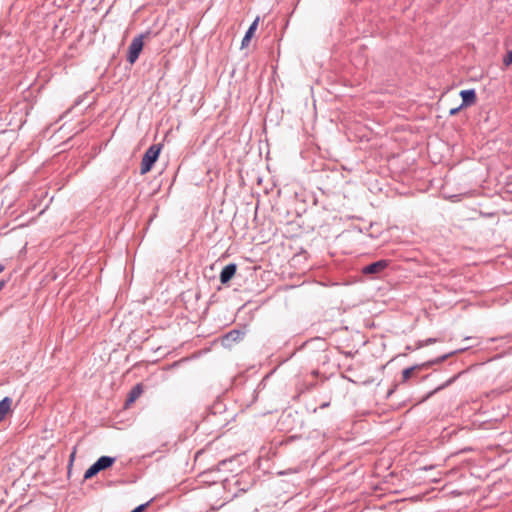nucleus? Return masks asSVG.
<instances>
[{
	"label": "nucleus",
	"mask_w": 512,
	"mask_h": 512,
	"mask_svg": "<svg viewBox=\"0 0 512 512\" xmlns=\"http://www.w3.org/2000/svg\"><path fill=\"white\" fill-rule=\"evenodd\" d=\"M421 367L422 366L416 365V366H412V367L404 369L402 372L403 381H407L408 379H410L412 377V375L414 374V372L416 370L421 369Z\"/></svg>",
	"instance_id": "9b49d317"
},
{
	"label": "nucleus",
	"mask_w": 512,
	"mask_h": 512,
	"mask_svg": "<svg viewBox=\"0 0 512 512\" xmlns=\"http://www.w3.org/2000/svg\"><path fill=\"white\" fill-rule=\"evenodd\" d=\"M12 399L5 397L0 401V421H2L6 415L11 411Z\"/></svg>",
	"instance_id": "6e6552de"
},
{
	"label": "nucleus",
	"mask_w": 512,
	"mask_h": 512,
	"mask_svg": "<svg viewBox=\"0 0 512 512\" xmlns=\"http://www.w3.org/2000/svg\"><path fill=\"white\" fill-rule=\"evenodd\" d=\"M142 393H143L142 384L135 385L128 394V397L126 400V406H129L132 403H134L142 395Z\"/></svg>",
	"instance_id": "0eeeda50"
},
{
	"label": "nucleus",
	"mask_w": 512,
	"mask_h": 512,
	"mask_svg": "<svg viewBox=\"0 0 512 512\" xmlns=\"http://www.w3.org/2000/svg\"><path fill=\"white\" fill-rule=\"evenodd\" d=\"M389 265L387 260H379L372 264L365 266L362 269L364 274H378L381 273L384 269H386Z\"/></svg>",
	"instance_id": "20e7f679"
},
{
	"label": "nucleus",
	"mask_w": 512,
	"mask_h": 512,
	"mask_svg": "<svg viewBox=\"0 0 512 512\" xmlns=\"http://www.w3.org/2000/svg\"><path fill=\"white\" fill-rule=\"evenodd\" d=\"M460 96L462 98L461 107H468L476 103L477 96L474 89L462 90Z\"/></svg>",
	"instance_id": "39448f33"
},
{
	"label": "nucleus",
	"mask_w": 512,
	"mask_h": 512,
	"mask_svg": "<svg viewBox=\"0 0 512 512\" xmlns=\"http://www.w3.org/2000/svg\"><path fill=\"white\" fill-rule=\"evenodd\" d=\"M237 266L235 264L226 265L220 273V281L222 284L228 283L235 275Z\"/></svg>",
	"instance_id": "423d86ee"
},
{
	"label": "nucleus",
	"mask_w": 512,
	"mask_h": 512,
	"mask_svg": "<svg viewBox=\"0 0 512 512\" xmlns=\"http://www.w3.org/2000/svg\"><path fill=\"white\" fill-rule=\"evenodd\" d=\"M241 335L239 331L233 330L225 336L224 342L226 345H230L231 342L239 340Z\"/></svg>",
	"instance_id": "9d476101"
},
{
	"label": "nucleus",
	"mask_w": 512,
	"mask_h": 512,
	"mask_svg": "<svg viewBox=\"0 0 512 512\" xmlns=\"http://www.w3.org/2000/svg\"><path fill=\"white\" fill-rule=\"evenodd\" d=\"M115 462V458L109 456L100 457L92 466H90L85 474L84 479H90L94 477L100 471L111 467Z\"/></svg>",
	"instance_id": "f03ea898"
},
{
	"label": "nucleus",
	"mask_w": 512,
	"mask_h": 512,
	"mask_svg": "<svg viewBox=\"0 0 512 512\" xmlns=\"http://www.w3.org/2000/svg\"><path fill=\"white\" fill-rule=\"evenodd\" d=\"M255 30H256V20L250 25L248 31L246 32V34L242 40V44H241L242 48H244L248 45L249 41L251 40V38L254 35Z\"/></svg>",
	"instance_id": "1a4fd4ad"
},
{
	"label": "nucleus",
	"mask_w": 512,
	"mask_h": 512,
	"mask_svg": "<svg viewBox=\"0 0 512 512\" xmlns=\"http://www.w3.org/2000/svg\"><path fill=\"white\" fill-rule=\"evenodd\" d=\"M75 453H76V449H74V451L72 452L71 456H70V460L73 461L74 457H75Z\"/></svg>",
	"instance_id": "2eb2a0df"
},
{
	"label": "nucleus",
	"mask_w": 512,
	"mask_h": 512,
	"mask_svg": "<svg viewBox=\"0 0 512 512\" xmlns=\"http://www.w3.org/2000/svg\"><path fill=\"white\" fill-rule=\"evenodd\" d=\"M160 151L161 146L156 144L147 149L141 161L140 173L142 175L148 173L152 169L154 163L159 157Z\"/></svg>",
	"instance_id": "f257e3e1"
},
{
	"label": "nucleus",
	"mask_w": 512,
	"mask_h": 512,
	"mask_svg": "<svg viewBox=\"0 0 512 512\" xmlns=\"http://www.w3.org/2000/svg\"><path fill=\"white\" fill-rule=\"evenodd\" d=\"M462 108H463V107H461V105H460L459 107L452 108V109H450L449 114H450L451 116L456 115V114H457V113H458Z\"/></svg>",
	"instance_id": "ddd939ff"
},
{
	"label": "nucleus",
	"mask_w": 512,
	"mask_h": 512,
	"mask_svg": "<svg viewBox=\"0 0 512 512\" xmlns=\"http://www.w3.org/2000/svg\"><path fill=\"white\" fill-rule=\"evenodd\" d=\"M147 505L148 504L140 505V506L136 507L134 510H132L131 512H142L146 508Z\"/></svg>",
	"instance_id": "4468645a"
},
{
	"label": "nucleus",
	"mask_w": 512,
	"mask_h": 512,
	"mask_svg": "<svg viewBox=\"0 0 512 512\" xmlns=\"http://www.w3.org/2000/svg\"><path fill=\"white\" fill-rule=\"evenodd\" d=\"M4 286H5V282L4 281H0V291L3 289Z\"/></svg>",
	"instance_id": "dca6fc26"
},
{
	"label": "nucleus",
	"mask_w": 512,
	"mask_h": 512,
	"mask_svg": "<svg viewBox=\"0 0 512 512\" xmlns=\"http://www.w3.org/2000/svg\"><path fill=\"white\" fill-rule=\"evenodd\" d=\"M4 271V266L0 263V273Z\"/></svg>",
	"instance_id": "f3484780"
},
{
	"label": "nucleus",
	"mask_w": 512,
	"mask_h": 512,
	"mask_svg": "<svg viewBox=\"0 0 512 512\" xmlns=\"http://www.w3.org/2000/svg\"><path fill=\"white\" fill-rule=\"evenodd\" d=\"M148 35H149V33L142 34V35L134 38L132 40V42L130 43L129 48H128L127 60L131 64L135 63V61L138 59L139 54L141 53V51L143 49V45H144L143 39L145 37H147Z\"/></svg>",
	"instance_id": "7ed1b4c3"
},
{
	"label": "nucleus",
	"mask_w": 512,
	"mask_h": 512,
	"mask_svg": "<svg viewBox=\"0 0 512 512\" xmlns=\"http://www.w3.org/2000/svg\"><path fill=\"white\" fill-rule=\"evenodd\" d=\"M504 66L508 67L512 65V51H509L506 56L503 58Z\"/></svg>",
	"instance_id": "f8f14e48"
}]
</instances>
